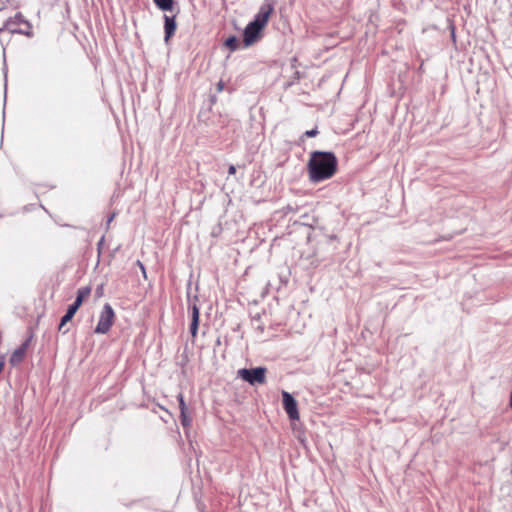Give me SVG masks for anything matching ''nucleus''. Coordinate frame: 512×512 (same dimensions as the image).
I'll list each match as a JSON object with an SVG mask.
<instances>
[{
  "mask_svg": "<svg viewBox=\"0 0 512 512\" xmlns=\"http://www.w3.org/2000/svg\"><path fill=\"white\" fill-rule=\"evenodd\" d=\"M338 170V160L333 152L313 151L307 163L309 180L319 183L332 178Z\"/></svg>",
  "mask_w": 512,
  "mask_h": 512,
  "instance_id": "f257e3e1",
  "label": "nucleus"
},
{
  "mask_svg": "<svg viewBox=\"0 0 512 512\" xmlns=\"http://www.w3.org/2000/svg\"><path fill=\"white\" fill-rule=\"evenodd\" d=\"M115 320V312L112 306L106 303L100 313L98 323L95 328V333L97 334H106Z\"/></svg>",
  "mask_w": 512,
  "mask_h": 512,
  "instance_id": "f03ea898",
  "label": "nucleus"
},
{
  "mask_svg": "<svg viewBox=\"0 0 512 512\" xmlns=\"http://www.w3.org/2000/svg\"><path fill=\"white\" fill-rule=\"evenodd\" d=\"M266 372L265 367H257L253 369H240L238 375L249 384H264L266 383Z\"/></svg>",
  "mask_w": 512,
  "mask_h": 512,
  "instance_id": "7ed1b4c3",
  "label": "nucleus"
},
{
  "mask_svg": "<svg viewBox=\"0 0 512 512\" xmlns=\"http://www.w3.org/2000/svg\"><path fill=\"white\" fill-rule=\"evenodd\" d=\"M283 408L291 420H299V411L296 400L286 391L282 392Z\"/></svg>",
  "mask_w": 512,
  "mask_h": 512,
  "instance_id": "20e7f679",
  "label": "nucleus"
},
{
  "mask_svg": "<svg viewBox=\"0 0 512 512\" xmlns=\"http://www.w3.org/2000/svg\"><path fill=\"white\" fill-rule=\"evenodd\" d=\"M273 11L274 7L271 3L262 4L252 23L257 24L260 28L264 29Z\"/></svg>",
  "mask_w": 512,
  "mask_h": 512,
  "instance_id": "39448f33",
  "label": "nucleus"
},
{
  "mask_svg": "<svg viewBox=\"0 0 512 512\" xmlns=\"http://www.w3.org/2000/svg\"><path fill=\"white\" fill-rule=\"evenodd\" d=\"M262 30L263 29L260 28L259 25L250 22L246 26V28L244 30V34H243V40H244L245 45L250 46V45L254 44L260 38V34H261Z\"/></svg>",
  "mask_w": 512,
  "mask_h": 512,
  "instance_id": "423d86ee",
  "label": "nucleus"
},
{
  "mask_svg": "<svg viewBox=\"0 0 512 512\" xmlns=\"http://www.w3.org/2000/svg\"><path fill=\"white\" fill-rule=\"evenodd\" d=\"M90 293H91L90 287H82V288L78 289L77 296H76L74 303L68 307L66 312L70 313L72 316H74L76 314L77 310L82 305L83 301L89 297Z\"/></svg>",
  "mask_w": 512,
  "mask_h": 512,
  "instance_id": "0eeeda50",
  "label": "nucleus"
},
{
  "mask_svg": "<svg viewBox=\"0 0 512 512\" xmlns=\"http://www.w3.org/2000/svg\"><path fill=\"white\" fill-rule=\"evenodd\" d=\"M28 345L29 342L26 341L20 347L14 350L9 359V362L12 366H17L24 360Z\"/></svg>",
  "mask_w": 512,
  "mask_h": 512,
  "instance_id": "6e6552de",
  "label": "nucleus"
},
{
  "mask_svg": "<svg viewBox=\"0 0 512 512\" xmlns=\"http://www.w3.org/2000/svg\"><path fill=\"white\" fill-rule=\"evenodd\" d=\"M165 40L168 41L175 33L176 22L175 17L164 16Z\"/></svg>",
  "mask_w": 512,
  "mask_h": 512,
  "instance_id": "1a4fd4ad",
  "label": "nucleus"
},
{
  "mask_svg": "<svg viewBox=\"0 0 512 512\" xmlns=\"http://www.w3.org/2000/svg\"><path fill=\"white\" fill-rule=\"evenodd\" d=\"M199 308L196 304L192 306V320L190 324V333L192 335V338H196L198 327H199Z\"/></svg>",
  "mask_w": 512,
  "mask_h": 512,
  "instance_id": "9d476101",
  "label": "nucleus"
},
{
  "mask_svg": "<svg viewBox=\"0 0 512 512\" xmlns=\"http://www.w3.org/2000/svg\"><path fill=\"white\" fill-rule=\"evenodd\" d=\"M153 2L163 11H171L173 9L174 0H153Z\"/></svg>",
  "mask_w": 512,
  "mask_h": 512,
  "instance_id": "9b49d317",
  "label": "nucleus"
},
{
  "mask_svg": "<svg viewBox=\"0 0 512 512\" xmlns=\"http://www.w3.org/2000/svg\"><path fill=\"white\" fill-rule=\"evenodd\" d=\"M225 46L231 51H235L239 47V41L235 36H230L225 40Z\"/></svg>",
  "mask_w": 512,
  "mask_h": 512,
  "instance_id": "f8f14e48",
  "label": "nucleus"
},
{
  "mask_svg": "<svg viewBox=\"0 0 512 512\" xmlns=\"http://www.w3.org/2000/svg\"><path fill=\"white\" fill-rule=\"evenodd\" d=\"M181 424L183 427H190L192 419L188 416L187 412H180Z\"/></svg>",
  "mask_w": 512,
  "mask_h": 512,
  "instance_id": "ddd939ff",
  "label": "nucleus"
},
{
  "mask_svg": "<svg viewBox=\"0 0 512 512\" xmlns=\"http://www.w3.org/2000/svg\"><path fill=\"white\" fill-rule=\"evenodd\" d=\"M73 317L74 316H72L70 313L66 312V314L62 317L61 322L59 324V331H62L66 323L71 321Z\"/></svg>",
  "mask_w": 512,
  "mask_h": 512,
  "instance_id": "4468645a",
  "label": "nucleus"
},
{
  "mask_svg": "<svg viewBox=\"0 0 512 512\" xmlns=\"http://www.w3.org/2000/svg\"><path fill=\"white\" fill-rule=\"evenodd\" d=\"M177 399H178V402H179V409H180V412H187V406H186V403L184 401V396L182 393H180L178 396H177Z\"/></svg>",
  "mask_w": 512,
  "mask_h": 512,
  "instance_id": "2eb2a0df",
  "label": "nucleus"
},
{
  "mask_svg": "<svg viewBox=\"0 0 512 512\" xmlns=\"http://www.w3.org/2000/svg\"><path fill=\"white\" fill-rule=\"evenodd\" d=\"M318 134V130L317 129H312V130H307L304 135L306 137H314Z\"/></svg>",
  "mask_w": 512,
  "mask_h": 512,
  "instance_id": "dca6fc26",
  "label": "nucleus"
},
{
  "mask_svg": "<svg viewBox=\"0 0 512 512\" xmlns=\"http://www.w3.org/2000/svg\"><path fill=\"white\" fill-rule=\"evenodd\" d=\"M228 173H229L230 175H234V174L236 173V168H235V166H234V165H230V166H229Z\"/></svg>",
  "mask_w": 512,
  "mask_h": 512,
  "instance_id": "f3484780",
  "label": "nucleus"
},
{
  "mask_svg": "<svg viewBox=\"0 0 512 512\" xmlns=\"http://www.w3.org/2000/svg\"><path fill=\"white\" fill-rule=\"evenodd\" d=\"M217 86H218V91H222L224 88V83L222 81H220Z\"/></svg>",
  "mask_w": 512,
  "mask_h": 512,
  "instance_id": "a211bd4d",
  "label": "nucleus"
},
{
  "mask_svg": "<svg viewBox=\"0 0 512 512\" xmlns=\"http://www.w3.org/2000/svg\"><path fill=\"white\" fill-rule=\"evenodd\" d=\"M510 407L512 408V394H511V397H510Z\"/></svg>",
  "mask_w": 512,
  "mask_h": 512,
  "instance_id": "6ab92c4d",
  "label": "nucleus"
},
{
  "mask_svg": "<svg viewBox=\"0 0 512 512\" xmlns=\"http://www.w3.org/2000/svg\"><path fill=\"white\" fill-rule=\"evenodd\" d=\"M2 369V364H0V370Z\"/></svg>",
  "mask_w": 512,
  "mask_h": 512,
  "instance_id": "aec40b11",
  "label": "nucleus"
}]
</instances>
